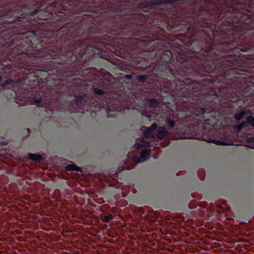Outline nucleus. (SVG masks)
I'll list each match as a JSON object with an SVG mask.
<instances>
[{"label":"nucleus","instance_id":"obj_1","mask_svg":"<svg viewBox=\"0 0 254 254\" xmlns=\"http://www.w3.org/2000/svg\"><path fill=\"white\" fill-rule=\"evenodd\" d=\"M157 125L152 124L150 127L145 128L144 131V136L146 138L150 137L154 138L162 139L167 137L169 135V132L165 127H159L156 129Z\"/></svg>","mask_w":254,"mask_h":254},{"label":"nucleus","instance_id":"obj_2","mask_svg":"<svg viewBox=\"0 0 254 254\" xmlns=\"http://www.w3.org/2000/svg\"><path fill=\"white\" fill-rule=\"evenodd\" d=\"M28 158L32 160L40 161L41 160V156L40 155L30 153L28 154Z\"/></svg>","mask_w":254,"mask_h":254},{"label":"nucleus","instance_id":"obj_3","mask_svg":"<svg viewBox=\"0 0 254 254\" xmlns=\"http://www.w3.org/2000/svg\"><path fill=\"white\" fill-rule=\"evenodd\" d=\"M65 170L68 171H81V169L80 167L75 165H68L65 167Z\"/></svg>","mask_w":254,"mask_h":254},{"label":"nucleus","instance_id":"obj_4","mask_svg":"<svg viewBox=\"0 0 254 254\" xmlns=\"http://www.w3.org/2000/svg\"><path fill=\"white\" fill-rule=\"evenodd\" d=\"M150 144V143L148 141L142 140L141 141V143H137L135 144V147L137 148H140V147H147Z\"/></svg>","mask_w":254,"mask_h":254},{"label":"nucleus","instance_id":"obj_5","mask_svg":"<svg viewBox=\"0 0 254 254\" xmlns=\"http://www.w3.org/2000/svg\"><path fill=\"white\" fill-rule=\"evenodd\" d=\"M140 156L142 159V161H143L148 158L149 153L146 150H142L140 153Z\"/></svg>","mask_w":254,"mask_h":254},{"label":"nucleus","instance_id":"obj_6","mask_svg":"<svg viewBox=\"0 0 254 254\" xmlns=\"http://www.w3.org/2000/svg\"><path fill=\"white\" fill-rule=\"evenodd\" d=\"M246 124V123L244 122L243 123H241L238 126H236L235 127L234 129V131L236 132H239L243 127Z\"/></svg>","mask_w":254,"mask_h":254},{"label":"nucleus","instance_id":"obj_7","mask_svg":"<svg viewBox=\"0 0 254 254\" xmlns=\"http://www.w3.org/2000/svg\"><path fill=\"white\" fill-rule=\"evenodd\" d=\"M148 103L150 107L154 108L157 106L158 102L155 99H151L149 100Z\"/></svg>","mask_w":254,"mask_h":254},{"label":"nucleus","instance_id":"obj_8","mask_svg":"<svg viewBox=\"0 0 254 254\" xmlns=\"http://www.w3.org/2000/svg\"><path fill=\"white\" fill-rule=\"evenodd\" d=\"M247 141L248 143V147L254 149V138H248Z\"/></svg>","mask_w":254,"mask_h":254},{"label":"nucleus","instance_id":"obj_9","mask_svg":"<svg viewBox=\"0 0 254 254\" xmlns=\"http://www.w3.org/2000/svg\"><path fill=\"white\" fill-rule=\"evenodd\" d=\"M245 115V112L244 111H241L239 113H238V114H237L236 116H235V119L237 120H240Z\"/></svg>","mask_w":254,"mask_h":254},{"label":"nucleus","instance_id":"obj_10","mask_svg":"<svg viewBox=\"0 0 254 254\" xmlns=\"http://www.w3.org/2000/svg\"><path fill=\"white\" fill-rule=\"evenodd\" d=\"M113 217L112 215H106L103 218V221L105 222H108L110 220L113 219Z\"/></svg>","mask_w":254,"mask_h":254},{"label":"nucleus","instance_id":"obj_11","mask_svg":"<svg viewBox=\"0 0 254 254\" xmlns=\"http://www.w3.org/2000/svg\"><path fill=\"white\" fill-rule=\"evenodd\" d=\"M166 124L169 127H172L174 126L175 122L174 121L171 120L170 119H167L166 120Z\"/></svg>","mask_w":254,"mask_h":254},{"label":"nucleus","instance_id":"obj_12","mask_svg":"<svg viewBox=\"0 0 254 254\" xmlns=\"http://www.w3.org/2000/svg\"><path fill=\"white\" fill-rule=\"evenodd\" d=\"M212 142L214 143L215 144H217V145H230L231 144H227V143H225L224 142H223V141H219V140H213L212 141Z\"/></svg>","mask_w":254,"mask_h":254},{"label":"nucleus","instance_id":"obj_13","mask_svg":"<svg viewBox=\"0 0 254 254\" xmlns=\"http://www.w3.org/2000/svg\"><path fill=\"white\" fill-rule=\"evenodd\" d=\"M248 122L251 124L252 126L254 127V118L252 117H249L247 118Z\"/></svg>","mask_w":254,"mask_h":254},{"label":"nucleus","instance_id":"obj_14","mask_svg":"<svg viewBox=\"0 0 254 254\" xmlns=\"http://www.w3.org/2000/svg\"><path fill=\"white\" fill-rule=\"evenodd\" d=\"M94 92L95 94H98V95H101L103 93V92L101 90L99 89H96V88L94 89Z\"/></svg>","mask_w":254,"mask_h":254},{"label":"nucleus","instance_id":"obj_15","mask_svg":"<svg viewBox=\"0 0 254 254\" xmlns=\"http://www.w3.org/2000/svg\"><path fill=\"white\" fill-rule=\"evenodd\" d=\"M146 76H140V77H139V79H139V80L140 82H143V81H144V80L145 79H146Z\"/></svg>","mask_w":254,"mask_h":254},{"label":"nucleus","instance_id":"obj_16","mask_svg":"<svg viewBox=\"0 0 254 254\" xmlns=\"http://www.w3.org/2000/svg\"><path fill=\"white\" fill-rule=\"evenodd\" d=\"M83 98V97L82 96L77 97L76 99V102H80L82 100Z\"/></svg>","mask_w":254,"mask_h":254},{"label":"nucleus","instance_id":"obj_17","mask_svg":"<svg viewBox=\"0 0 254 254\" xmlns=\"http://www.w3.org/2000/svg\"><path fill=\"white\" fill-rule=\"evenodd\" d=\"M12 82V81L11 80H7L4 82V83L3 84V86H5L7 84H10Z\"/></svg>","mask_w":254,"mask_h":254},{"label":"nucleus","instance_id":"obj_18","mask_svg":"<svg viewBox=\"0 0 254 254\" xmlns=\"http://www.w3.org/2000/svg\"><path fill=\"white\" fill-rule=\"evenodd\" d=\"M201 114L202 115L204 114V112H205V111H204V109H202L201 110Z\"/></svg>","mask_w":254,"mask_h":254},{"label":"nucleus","instance_id":"obj_19","mask_svg":"<svg viewBox=\"0 0 254 254\" xmlns=\"http://www.w3.org/2000/svg\"><path fill=\"white\" fill-rule=\"evenodd\" d=\"M125 77H126V78L129 79V78H130V76H129V75H126L125 76Z\"/></svg>","mask_w":254,"mask_h":254},{"label":"nucleus","instance_id":"obj_20","mask_svg":"<svg viewBox=\"0 0 254 254\" xmlns=\"http://www.w3.org/2000/svg\"><path fill=\"white\" fill-rule=\"evenodd\" d=\"M1 80V77L0 76V81Z\"/></svg>","mask_w":254,"mask_h":254}]
</instances>
